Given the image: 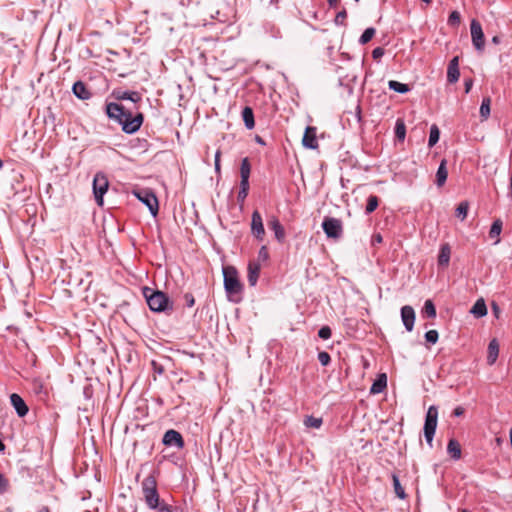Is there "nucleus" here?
<instances>
[{
  "instance_id": "nucleus-1",
  "label": "nucleus",
  "mask_w": 512,
  "mask_h": 512,
  "mask_svg": "<svg viewBox=\"0 0 512 512\" xmlns=\"http://www.w3.org/2000/svg\"><path fill=\"white\" fill-rule=\"evenodd\" d=\"M105 111L108 118L121 125L122 131L126 134L136 133L144 121V115L142 113L139 112L133 115L129 110L125 109L122 104L116 102L107 103Z\"/></svg>"
},
{
  "instance_id": "nucleus-2",
  "label": "nucleus",
  "mask_w": 512,
  "mask_h": 512,
  "mask_svg": "<svg viewBox=\"0 0 512 512\" xmlns=\"http://www.w3.org/2000/svg\"><path fill=\"white\" fill-rule=\"evenodd\" d=\"M142 293L151 311L167 315L173 312V302L163 291L143 287Z\"/></svg>"
},
{
  "instance_id": "nucleus-3",
  "label": "nucleus",
  "mask_w": 512,
  "mask_h": 512,
  "mask_svg": "<svg viewBox=\"0 0 512 512\" xmlns=\"http://www.w3.org/2000/svg\"><path fill=\"white\" fill-rule=\"evenodd\" d=\"M224 289L229 297L240 294L243 286L239 280L237 270L232 266L223 268Z\"/></svg>"
},
{
  "instance_id": "nucleus-4",
  "label": "nucleus",
  "mask_w": 512,
  "mask_h": 512,
  "mask_svg": "<svg viewBox=\"0 0 512 512\" xmlns=\"http://www.w3.org/2000/svg\"><path fill=\"white\" fill-rule=\"evenodd\" d=\"M438 409L432 405L428 408L424 422V437L427 443L432 446L433 437L437 428Z\"/></svg>"
},
{
  "instance_id": "nucleus-5",
  "label": "nucleus",
  "mask_w": 512,
  "mask_h": 512,
  "mask_svg": "<svg viewBox=\"0 0 512 512\" xmlns=\"http://www.w3.org/2000/svg\"><path fill=\"white\" fill-rule=\"evenodd\" d=\"M109 187V181L105 173L97 172L93 178V194L98 206H103L104 195Z\"/></svg>"
},
{
  "instance_id": "nucleus-6",
  "label": "nucleus",
  "mask_w": 512,
  "mask_h": 512,
  "mask_svg": "<svg viewBox=\"0 0 512 512\" xmlns=\"http://www.w3.org/2000/svg\"><path fill=\"white\" fill-rule=\"evenodd\" d=\"M133 193L143 204L147 206L152 216L155 217L158 214V199L152 191L148 189H141L134 191Z\"/></svg>"
},
{
  "instance_id": "nucleus-7",
  "label": "nucleus",
  "mask_w": 512,
  "mask_h": 512,
  "mask_svg": "<svg viewBox=\"0 0 512 512\" xmlns=\"http://www.w3.org/2000/svg\"><path fill=\"white\" fill-rule=\"evenodd\" d=\"M143 495L147 506L155 510L160 504L156 482H143Z\"/></svg>"
},
{
  "instance_id": "nucleus-8",
  "label": "nucleus",
  "mask_w": 512,
  "mask_h": 512,
  "mask_svg": "<svg viewBox=\"0 0 512 512\" xmlns=\"http://www.w3.org/2000/svg\"><path fill=\"white\" fill-rule=\"evenodd\" d=\"M322 228L328 238L338 239L342 236V222L333 217H325Z\"/></svg>"
},
{
  "instance_id": "nucleus-9",
  "label": "nucleus",
  "mask_w": 512,
  "mask_h": 512,
  "mask_svg": "<svg viewBox=\"0 0 512 512\" xmlns=\"http://www.w3.org/2000/svg\"><path fill=\"white\" fill-rule=\"evenodd\" d=\"M470 32L473 46L477 51L482 52L485 46V37L482 30V26L478 20L473 19L471 21Z\"/></svg>"
},
{
  "instance_id": "nucleus-10",
  "label": "nucleus",
  "mask_w": 512,
  "mask_h": 512,
  "mask_svg": "<svg viewBox=\"0 0 512 512\" xmlns=\"http://www.w3.org/2000/svg\"><path fill=\"white\" fill-rule=\"evenodd\" d=\"M162 444L166 447L183 449L185 446L184 438L180 432L174 429L167 430L162 438Z\"/></svg>"
},
{
  "instance_id": "nucleus-11",
  "label": "nucleus",
  "mask_w": 512,
  "mask_h": 512,
  "mask_svg": "<svg viewBox=\"0 0 512 512\" xmlns=\"http://www.w3.org/2000/svg\"><path fill=\"white\" fill-rule=\"evenodd\" d=\"M251 233L257 240H263L265 229L263 225L262 216L259 211L255 210L251 216Z\"/></svg>"
},
{
  "instance_id": "nucleus-12",
  "label": "nucleus",
  "mask_w": 512,
  "mask_h": 512,
  "mask_svg": "<svg viewBox=\"0 0 512 512\" xmlns=\"http://www.w3.org/2000/svg\"><path fill=\"white\" fill-rule=\"evenodd\" d=\"M415 311L412 306L405 305L401 308V319L405 329L411 332L415 323Z\"/></svg>"
},
{
  "instance_id": "nucleus-13",
  "label": "nucleus",
  "mask_w": 512,
  "mask_h": 512,
  "mask_svg": "<svg viewBox=\"0 0 512 512\" xmlns=\"http://www.w3.org/2000/svg\"><path fill=\"white\" fill-rule=\"evenodd\" d=\"M316 127L313 126H307L302 138V144L305 148L308 149H317L318 148V141L316 137Z\"/></svg>"
},
{
  "instance_id": "nucleus-14",
  "label": "nucleus",
  "mask_w": 512,
  "mask_h": 512,
  "mask_svg": "<svg viewBox=\"0 0 512 512\" xmlns=\"http://www.w3.org/2000/svg\"><path fill=\"white\" fill-rule=\"evenodd\" d=\"M112 97H114L118 101L122 100H130L134 103L141 101V94L137 91H125L122 89H114L112 92Z\"/></svg>"
},
{
  "instance_id": "nucleus-15",
  "label": "nucleus",
  "mask_w": 512,
  "mask_h": 512,
  "mask_svg": "<svg viewBox=\"0 0 512 512\" xmlns=\"http://www.w3.org/2000/svg\"><path fill=\"white\" fill-rule=\"evenodd\" d=\"M10 402L19 417H24L25 415H27L29 411L28 406L26 405L25 401L19 394L12 393L10 395Z\"/></svg>"
},
{
  "instance_id": "nucleus-16",
  "label": "nucleus",
  "mask_w": 512,
  "mask_h": 512,
  "mask_svg": "<svg viewBox=\"0 0 512 512\" xmlns=\"http://www.w3.org/2000/svg\"><path fill=\"white\" fill-rule=\"evenodd\" d=\"M72 92L80 100H88L92 97V92L88 89L87 85L81 80H78L73 84Z\"/></svg>"
},
{
  "instance_id": "nucleus-17",
  "label": "nucleus",
  "mask_w": 512,
  "mask_h": 512,
  "mask_svg": "<svg viewBox=\"0 0 512 512\" xmlns=\"http://www.w3.org/2000/svg\"><path fill=\"white\" fill-rule=\"evenodd\" d=\"M269 228L274 232L275 238L279 243H283L285 240V230L278 218L272 217L268 222Z\"/></svg>"
},
{
  "instance_id": "nucleus-18",
  "label": "nucleus",
  "mask_w": 512,
  "mask_h": 512,
  "mask_svg": "<svg viewBox=\"0 0 512 512\" xmlns=\"http://www.w3.org/2000/svg\"><path fill=\"white\" fill-rule=\"evenodd\" d=\"M261 266L259 262L250 261L248 264V275L247 280L250 286H255L257 284L259 274H260Z\"/></svg>"
},
{
  "instance_id": "nucleus-19",
  "label": "nucleus",
  "mask_w": 512,
  "mask_h": 512,
  "mask_svg": "<svg viewBox=\"0 0 512 512\" xmlns=\"http://www.w3.org/2000/svg\"><path fill=\"white\" fill-rule=\"evenodd\" d=\"M451 257V248L448 243L442 244L440 246L439 254H438V266L442 268H446L449 265Z\"/></svg>"
},
{
  "instance_id": "nucleus-20",
  "label": "nucleus",
  "mask_w": 512,
  "mask_h": 512,
  "mask_svg": "<svg viewBox=\"0 0 512 512\" xmlns=\"http://www.w3.org/2000/svg\"><path fill=\"white\" fill-rule=\"evenodd\" d=\"M448 177L447 160L442 159L436 172V185L442 187Z\"/></svg>"
},
{
  "instance_id": "nucleus-21",
  "label": "nucleus",
  "mask_w": 512,
  "mask_h": 512,
  "mask_svg": "<svg viewBox=\"0 0 512 512\" xmlns=\"http://www.w3.org/2000/svg\"><path fill=\"white\" fill-rule=\"evenodd\" d=\"M470 313L475 318H482L487 315V306L483 298H479L476 300L474 305L472 306Z\"/></svg>"
},
{
  "instance_id": "nucleus-22",
  "label": "nucleus",
  "mask_w": 512,
  "mask_h": 512,
  "mask_svg": "<svg viewBox=\"0 0 512 512\" xmlns=\"http://www.w3.org/2000/svg\"><path fill=\"white\" fill-rule=\"evenodd\" d=\"M499 354V345L496 339L490 341L488 345V355H487V363L489 365H493Z\"/></svg>"
},
{
  "instance_id": "nucleus-23",
  "label": "nucleus",
  "mask_w": 512,
  "mask_h": 512,
  "mask_svg": "<svg viewBox=\"0 0 512 512\" xmlns=\"http://www.w3.org/2000/svg\"><path fill=\"white\" fill-rule=\"evenodd\" d=\"M242 119L245 124V127L249 130L253 129L255 126L254 121V112L253 109L249 106H245L242 110Z\"/></svg>"
},
{
  "instance_id": "nucleus-24",
  "label": "nucleus",
  "mask_w": 512,
  "mask_h": 512,
  "mask_svg": "<svg viewBox=\"0 0 512 512\" xmlns=\"http://www.w3.org/2000/svg\"><path fill=\"white\" fill-rule=\"evenodd\" d=\"M387 386V377L386 374H380L379 377L374 381L370 388V393L378 394L383 392V390Z\"/></svg>"
},
{
  "instance_id": "nucleus-25",
  "label": "nucleus",
  "mask_w": 512,
  "mask_h": 512,
  "mask_svg": "<svg viewBox=\"0 0 512 512\" xmlns=\"http://www.w3.org/2000/svg\"><path fill=\"white\" fill-rule=\"evenodd\" d=\"M447 451L452 459L458 460L461 457V446L456 439H450Z\"/></svg>"
},
{
  "instance_id": "nucleus-26",
  "label": "nucleus",
  "mask_w": 512,
  "mask_h": 512,
  "mask_svg": "<svg viewBox=\"0 0 512 512\" xmlns=\"http://www.w3.org/2000/svg\"><path fill=\"white\" fill-rule=\"evenodd\" d=\"M144 471H149V474L145 477L144 480H147V481L155 480L158 477V474H156L154 465L151 463H145L142 465L140 473H138L136 475V480H139L141 473H143Z\"/></svg>"
},
{
  "instance_id": "nucleus-27",
  "label": "nucleus",
  "mask_w": 512,
  "mask_h": 512,
  "mask_svg": "<svg viewBox=\"0 0 512 512\" xmlns=\"http://www.w3.org/2000/svg\"><path fill=\"white\" fill-rule=\"evenodd\" d=\"M502 226V221L500 219H496L490 227L489 236L491 239L496 238L495 244L499 243L500 241L498 237L502 231Z\"/></svg>"
},
{
  "instance_id": "nucleus-28",
  "label": "nucleus",
  "mask_w": 512,
  "mask_h": 512,
  "mask_svg": "<svg viewBox=\"0 0 512 512\" xmlns=\"http://www.w3.org/2000/svg\"><path fill=\"white\" fill-rule=\"evenodd\" d=\"M388 87H389V89H391L397 93H400V94H405L410 91V87L408 84L401 83L396 80H390L388 82Z\"/></svg>"
},
{
  "instance_id": "nucleus-29",
  "label": "nucleus",
  "mask_w": 512,
  "mask_h": 512,
  "mask_svg": "<svg viewBox=\"0 0 512 512\" xmlns=\"http://www.w3.org/2000/svg\"><path fill=\"white\" fill-rule=\"evenodd\" d=\"M490 105H491V98L490 97H484L480 106V116L482 120H487L490 116Z\"/></svg>"
},
{
  "instance_id": "nucleus-30",
  "label": "nucleus",
  "mask_w": 512,
  "mask_h": 512,
  "mask_svg": "<svg viewBox=\"0 0 512 512\" xmlns=\"http://www.w3.org/2000/svg\"><path fill=\"white\" fill-rule=\"evenodd\" d=\"M395 136L399 141H404L406 136V126L402 119H397L395 124Z\"/></svg>"
},
{
  "instance_id": "nucleus-31",
  "label": "nucleus",
  "mask_w": 512,
  "mask_h": 512,
  "mask_svg": "<svg viewBox=\"0 0 512 512\" xmlns=\"http://www.w3.org/2000/svg\"><path fill=\"white\" fill-rule=\"evenodd\" d=\"M440 130L436 124H433L430 128V135L428 140V146L431 148L439 141Z\"/></svg>"
},
{
  "instance_id": "nucleus-32",
  "label": "nucleus",
  "mask_w": 512,
  "mask_h": 512,
  "mask_svg": "<svg viewBox=\"0 0 512 512\" xmlns=\"http://www.w3.org/2000/svg\"><path fill=\"white\" fill-rule=\"evenodd\" d=\"M378 205H379V198L376 195H370L367 198L365 213L371 214L372 212H374L377 209Z\"/></svg>"
},
{
  "instance_id": "nucleus-33",
  "label": "nucleus",
  "mask_w": 512,
  "mask_h": 512,
  "mask_svg": "<svg viewBox=\"0 0 512 512\" xmlns=\"http://www.w3.org/2000/svg\"><path fill=\"white\" fill-rule=\"evenodd\" d=\"M375 33H376L375 28H373V27L366 28L358 40L359 43L361 45L367 44L374 37Z\"/></svg>"
},
{
  "instance_id": "nucleus-34",
  "label": "nucleus",
  "mask_w": 512,
  "mask_h": 512,
  "mask_svg": "<svg viewBox=\"0 0 512 512\" xmlns=\"http://www.w3.org/2000/svg\"><path fill=\"white\" fill-rule=\"evenodd\" d=\"M423 313L428 318H435L436 317V307H435V305H434L432 300L427 299L425 301L424 307H423Z\"/></svg>"
},
{
  "instance_id": "nucleus-35",
  "label": "nucleus",
  "mask_w": 512,
  "mask_h": 512,
  "mask_svg": "<svg viewBox=\"0 0 512 512\" xmlns=\"http://www.w3.org/2000/svg\"><path fill=\"white\" fill-rule=\"evenodd\" d=\"M251 172V165L247 157L243 158L240 165V177L249 178Z\"/></svg>"
},
{
  "instance_id": "nucleus-36",
  "label": "nucleus",
  "mask_w": 512,
  "mask_h": 512,
  "mask_svg": "<svg viewBox=\"0 0 512 512\" xmlns=\"http://www.w3.org/2000/svg\"><path fill=\"white\" fill-rule=\"evenodd\" d=\"M469 209L468 202H461L458 207L456 208V216L460 218L461 220H464L467 216Z\"/></svg>"
},
{
  "instance_id": "nucleus-37",
  "label": "nucleus",
  "mask_w": 512,
  "mask_h": 512,
  "mask_svg": "<svg viewBox=\"0 0 512 512\" xmlns=\"http://www.w3.org/2000/svg\"><path fill=\"white\" fill-rule=\"evenodd\" d=\"M304 423H305V425L307 427L318 429L322 425V419L321 418H316L314 416H307L305 421H304Z\"/></svg>"
},
{
  "instance_id": "nucleus-38",
  "label": "nucleus",
  "mask_w": 512,
  "mask_h": 512,
  "mask_svg": "<svg viewBox=\"0 0 512 512\" xmlns=\"http://www.w3.org/2000/svg\"><path fill=\"white\" fill-rule=\"evenodd\" d=\"M460 72L459 68H448L447 69V81L449 83H456L459 80Z\"/></svg>"
},
{
  "instance_id": "nucleus-39",
  "label": "nucleus",
  "mask_w": 512,
  "mask_h": 512,
  "mask_svg": "<svg viewBox=\"0 0 512 512\" xmlns=\"http://www.w3.org/2000/svg\"><path fill=\"white\" fill-rule=\"evenodd\" d=\"M347 18V11L345 8H342L335 16L334 23L336 25H346L345 21Z\"/></svg>"
},
{
  "instance_id": "nucleus-40",
  "label": "nucleus",
  "mask_w": 512,
  "mask_h": 512,
  "mask_svg": "<svg viewBox=\"0 0 512 512\" xmlns=\"http://www.w3.org/2000/svg\"><path fill=\"white\" fill-rule=\"evenodd\" d=\"M425 340L430 344H435L438 341L439 334L437 330H429L424 335Z\"/></svg>"
},
{
  "instance_id": "nucleus-41",
  "label": "nucleus",
  "mask_w": 512,
  "mask_h": 512,
  "mask_svg": "<svg viewBox=\"0 0 512 512\" xmlns=\"http://www.w3.org/2000/svg\"><path fill=\"white\" fill-rule=\"evenodd\" d=\"M461 16L458 11H453L448 17V24L451 26H457L460 24Z\"/></svg>"
},
{
  "instance_id": "nucleus-42",
  "label": "nucleus",
  "mask_w": 512,
  "mask_h": 512,
  "mask_svg": "<svg viewBox=\"0 0 512 512\" xmlns=\"http://www.w3.org/2000/svg\"><path fill=\"white\" fill-rule=\"evenodd\" d=\"M331 335H332V331L329 326H323L318 331V336L323 340L329 339L331 337Z\"/></svg>"
},
{
  "instance_id": "nucleus-43",
  "label": "nucleus",
  "mask_w": 512,
  "mask_h": 512,
  "mask_svg": "<svg viewBox=\"0 0 512 512\" xmlns=\"http://www.w3.org/2000/svg\"><path fill=\"white\" fill-rule=\"evenodd\" d=\"M318 360L322 366H327L331 362V357L328 352L321 351L318 353Z\"/></svg>"
},
{
  "instance_id": "nucleus-44",
  "label": "nucleus",
  "mask_w": 512,
  "mask_h": 512,
  "mask_svg": "<svg viewBox=\"0 0 512 512\" xmlns=\"http://www.w3.org/2000/svg\"><path fill=\"white\" fill-rule=\"evenodd\" d=\"M394 483V491L397 497L400 499H404L406 497L405 489L402 487L401 482H393Z\"/></svg>"
},
{
  "instance_id": "nucleus-45",
  "label": "nucleus",
  "mask_w": 512,
  "mask_h": 512,
  "mask_svg": "<svg viewBox=\"0 0 512 512\" xmlns=\"http://www.w3.org/2000/svg\"><path fill=\"white\" fill-rule=\"evenodd\" d=\"M220 158H221V151L218 149L216 151L215 157H214L215 172L217 175L221 174Z\"/></svg>"
},
{
  "instance_id": "nucleus-46",
  "label": "nucleus",
  "mask_w": 512,
  "mask_h": 512,
  "mask_svg": "<svg viewBox=\"0 0 512 512\" xmlns=\"http://www.w3.org/2000/svg\"><path fill=\"white\" fill-rule=\"evenodd\" d=\"M269 258V253L266 246H262L258 251V261H266Z\"/></svg>"
},
{
  "instance_id": "nucleus-47",
  "label": "nucleus",
  "mask_w": 512,
  "mask_h": 512,
  "mask_svg": "<svg viewBox=\"0 0 512 512\" xmlns=\"http://www.w3.org/2000/svg\"><path fill=\"white\" fill-rule=\"evenodd\" d=\"M385 53L384 48L382 47H376L372 51V57L374 60H379Z\"/></svg>"
},
{
  "instance_id": "nucleus-48",
  "label": "nucleus",
  "mask_w": 512,
  "mask_h": 512,
  "mask_svg": "<svg viewBox=\"0 0 512 512\" xmlns=\"http://www.w3.org/2000/svg\"><path fill=\"white\" fill-rule=\"evenodd\" d=\"M184 300H185V305L189 308L195 304V298H194L193 294H191V293H185Z\"/></svg>"
},
{
  "instance_id": "nucleus-49",
  "label": "nucleus",
  "mask_w": 512,
  "mask_h": 512,
  "mask_svg": "<svg viewBox=\"0 0 512 512\" xmlns=\"http://www.w3.org/2000/svg\"><path fill=\"white\" fill-rule=\"evenodd\" d=\"M240 191L249 192V178H241Z\"/></svg>"
},
{
  "instance_id": "nucleus-50",
  "label": "nucleus",
  "mask_w": 512,
  "mask_h": 512,
  "mask_svg": "<svg viewBox=\"0 0 512 512\" xmlns=\"http://www.w3.org/2000/svg\"><path fill=\"white\" fill-rule=\"evenodd\" d=\"M491 308H492L493 315L496 318H499V316L501 314V309H500L499 305L496 302H492Z\"/></svg>"
},
{
  "instance_id": "nucleus-51",
  "label": "nucleus",
  "mask_w": 512,
  "mask_h": 512,
  "mask_svg": "<svg viewBox=\"0 0 512 512\" xmlns=\"http://www.w3.org/2000/svg\"><path fill=\"white\" fill-rule=\"evenodd\" d=\"M247 196H248V192L239 190L238 195H237V201L242 205Z\"/></svg>"
},
{
  "instance_id": "nucleus-52",
  "label": "nucleus",
  "mask_w": 512,
  "mask_h": 512,
  "mask_svg": "<svg viewBox=\"0 0 512 512\" xmlns=\"http://www.w3.org/2000/svg\"><path fill=\"white\" fill-rule=\"evenodd\" d=\"M448 68H459V59L457 56L450 60Z\"/></svg>"
},
{
  "instance_id": "nucleus-53",
  "label": "nucleus",
  "mask_w": 512,
  "mask_h": 512,
  "mask_svg": "<svg viewBox=\"0 0 512 512\" xmlns=\"http://www.w3.org/2000/svg\"><path fill=\"white\" fill-rule=\"evenodd\" d=\"M465 410L463 407L461 406H457L454 410H453V415L455 417H460L464 414Z\"/></svg>"
},
{
  "instance_id": "nucleus-54",
  "label": "nucleus",
  "mask_w": 512,
  "mask_h": 512,
  "mask_svg": "<svg viewBox=\"0 0 512 512\" xmlns=\"http://www.w3.org/2000/svg\"><path fill=\"white\" fill-rule=\"evenodd\" d=\"M156 509L158 510L157 512H172L170 507L164 503H160Z\"/></svg>"
},
{
  "instance_id": "nucleus-55",
  "label": "nucleus",
  "mask_w": 512,
  "mask_h": 512,
  "mask_svg": "<svg viewBox=\"0 0 512 512\" xmlns=\"http://www.w3.org/2000/svg\"><path fill=\"white\" fill-rule=\"evenodd\" d=\"M9 489V482H0V495L4 494Z\"/></svg>"
},
{
  "instance_id": "nucleus-56",
  "label": "nucleus",
  "mask_w": 512,
  "mask_h": 512,
  "mask_svg": "<svg viewBox=\"0 0 512 512\" xmlns=\"http://www.w3.org/2000/svg\"><path fill=\"white\" fill-rule=\"evenodd\" d=\"M472 85H473V81L472 79H467L465 80V92L466 93H469V91L471 90L472 88Z\"/></svg>"
},
{
  "instance_id": "nucleus-57",
  "label": "nucleus",
  "mask_w": 512,
  "mask_h": 512,
  "mask_svg": "<svg viewBox=\"0 0 512 512\" xmlns=\"http://www.w3.org/2000/svg\"><path fill=\"white\" fill-rule=\"evenodd\" d=\"M330 8H337L340 0H327Z\"/></svg>"
},
{
  "instance_id": "nucleus-58",
  "label": "nucleus",
  "mask_w": 512,
  "mask_h": 512,
  "mask_svg": "<svg viewBox=\"0 0 512 512\" xmlns=\"http://www.w3.org/2000/svg\"><path fill=\"white\" fill-rule=\"evenodd\" d=\"M491 42L495 45H498L501 42V39L498 35L492 37Z\"/></svg>"
},
{
  "instance_id": "nucleus-59",
  "label": "nucleus",
  "mask_w": 512,
  "mask_h": 512,
  "mask_svg": "<svg viewBox=\"0 0 512 512\" xmlns=\"http://www.w3.org/2000/svg\"><path fill=\"white\" fill-rule=\"evenodd\" d=\"M255 141H256L258 144H260V145H266V143H265V141L263 140V138H262V137H260V136H258V135H256V136H255Z\"/></svg>"
},
{
  "instance_id": "nucleus-60",
  "label": "nucleus",
  "mask_w": 512,
  "mask_h": 512,
  "mask_svg": "<svg viewBox=\"0 0 512 512\" xmlns=\"http://www.w3.org/2000/svg\"><path fill=\"white\" fill-rule=\"evenodd\" d=\"M508 196L512 199V174L510 176V183H509V192Z\"/></svg>"
},
{
  "instance_id": "nucleus-61",
  "label": "nucleus",
  "mask_w": 512,
  "mask_h": 512,
  "mask_svg": "<svg viewBox=\"0 0 512 512\" xmlns=\"http://www.w3.org/2000/svg\"><path fill=\"white\" fill-rule=\"evenodd\" d=\"M37 512H51L47 506H42Z\"/></svg>"
},
{
  "instance_id": "nucleus-62",
  "label": "nucleus",
  "mask_w": 512,
  "mask_h": 512,
  "mask_svg": "<svg viewBox=\"0 0 512 512\" xmlns=\"http://www.w3.org/2000/svg\"><path fill=\"white\" fill-rule=\"evenodd\" d=\"M375 239H376V241H377V242H381V241H382V237H381V235H377V236L375 237Z\"/></svg>"
},
{
  "instance_id": "nucleus-63",
  "label": "nucleus",
  "mask_w": 512,
  "mask_h": 512,
  "mask_svg": "<svg viewBox=\"0 0 512 512\" xmlns=\"http://www.w3.org/2000/svg\"><path fill=\"white\" fill-rule=\"evenodd\" d=\"M392 480H393V481L398 480V478H397V476H396L395 474H393V475H392Z\"/></svg>"
},
{
  "instance_id": "nucleus-64",
  "label": "nucleus",
  "mask_w": 512,
  "mask_h": 512,
  "mask_svg": "<svg viewBox=\"0 0 512 512\" xmlns=\"http://www.w3.org/2000/svg\"><path fill=\"white\" fill-rule=\"evenodd\" d=\"M423 2L430 4L433 0H422Z\"/></svg>"
}]
</instances>
